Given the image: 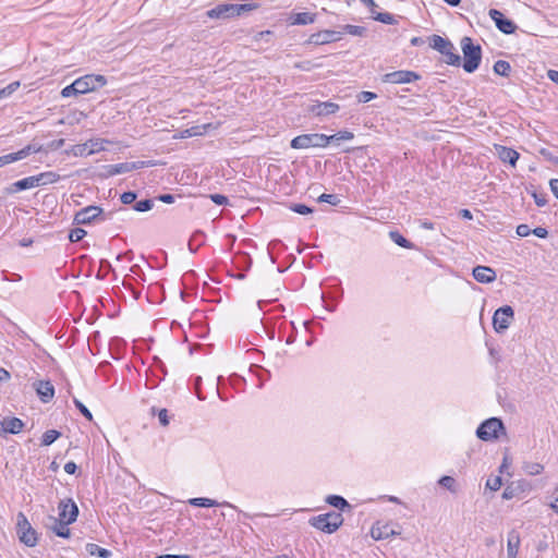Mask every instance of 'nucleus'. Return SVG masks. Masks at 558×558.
Returning a JSON list of instances; mask_svg holds the SVG:
<instances>
[{
	"instance_id": "nucleus-1",
	"label": "nucleus",
	"mask_w": 558,
	"mask_h": 558,
	"mask_svg": "<svg viewBox=\"0 0 558 558\" xmlns=\"http://www.w3.org/2000/svg\"><path fill=\"white\" fill-rule=\"evenodd\" d=\"M77 515L78 508L72 499L61 500L59 502V519H53L51 530L60 537H70L71 531L68 525L75 522Z\"/></svg>"
},
{
	"instance_id": "nucleus-2",
	"label": "nucleus",
	"mask_w": 558,
	"mask_h": 558,
	"mask_svg": "<svg viewBox=\"0 0 558 558\" xmlns=\"http://www.w3.org/2000/svg\"><path fill=\"white\" fill-rule=\"evenodd\" d=\"M461 49L464 57L463 69L468 73H473L480 65L482 60V48L474 45L470 37L461 39Z\"/></svg>"
},
{
	"instance_id": "nucleus-3",
	"label": "nucleus",
	"mask_w": 558,
	"mask_h": 558,
	"mask_svg": "<svg viewBox=\"0 0 558 558\" xmlns=\"http://www.w3.org/2000/svg\"><path fill=\"white\" fill-rule=\"evenodd\" d=\"M429 45L445 57V62L447 64L460 65L461 58L458 53L454 52V47L449 40L442 38L439 35H433L429 38Z\"/></svg>"
},
{
	"instance_id": "nucleus-4",
	"label": "nucleus",
	"mask_w": 558,
	"mask_h": 558,
	"mask_svg": "<svg viewBox=\"0 0 558 558\" xmlns=\"http://www.w3.org/2000/svg\"><path fill=\"white\" fill-rule=\"evenodd\" d=\"M500 434L505 435L506 428L502 421L497 417L486 420L476 430L477 437L485 441L497 439Z\"/></svg>"
},
{
	"instance_id": "nucleus-5",
	"label": "nucleus",
	"mask_w": 558,
	"mask_h": 558,
	"mask_svg": "<svg viewBox=\"0 0 558 558\" xmlns=\"http://www.w3.org/2000/svg\"><path fill=\"white\" fill-rule=\"evenodd\" d=\"M343 518L338 512H329L326 514H320L317 517H314L310 520V523L316 527L317 530H320L326 533H333L339 529V526L342 524Z\"/></svg>"
},
{
	"instance_id": "nucleus-6",
	"label": "nucleus",
	"mask_w": 558,
	"mask_h": 558,
	"mask_svg": "<svg viewBox=\"0 0 558 558\" xmlns=\"http://www.w3.org/2000/svg\"><path fill=\"white\" fill-rule=\"evenodd\" d=\"M16 533L26 546L34 547L37 544V533L23 512H19L16 517Z\"/></svg>"
},
{
	"instance_id": "nucleus-7",
	"label": "nucleus",
	"mask_w": 558,
	"mask_h": 558,
	"mask_svg": "<svg viewBox=\"0 0 558 558\" xmlns=\"http://www.w3.org/2000/svg\"><path fill=\"white\" fill-rule=\"evenodd\" d=\"M328 138L325 134H302L291 141V147L294 149H303L310 147H326Z\"/></svg>"
},
{
	"instance_id": "nucleus-8",
	"label": "nucleus",
	"mask_w": 558,
	"mask_h": 558,
	"mask_svg": "<svg viewBox=\"0 0 558 558\" xmlns=\"http://www.w3.org/2000/svg\"><path fill=\"white\" fill-rule=\"evenodd\" d=\"M514 318V311L511 306L505 305L496 310L493 316V326L496 332L502 333L511 325Z\"/></svg>"
},
{
	"instance_id": "nucleus-9",
	"label": "nucleus",
	"mask_w": 558,
	"mask_h": 558,
	"mask_svg": "<svg viewBox=\"0 0 558 558\" xmlns=\"http://www.w3.org/2000/svg\"><path fill=\"white\" fill-rule=\"evenodd\" d=\"M80 94L95 92L107 84V78L100 74H87L74 81Z\"/></svg>"
},
{
	"instance_id": "nucleus-10",
	"label": "nucleus",
	"mask_w": 558,
	"mask_h": 558,
	"mask_svg": "<svg viewBox=\"0 0 558 558\" xmlns=\"http://www.w3.org/2000/svg\"><path fill=\"white\" fill-rule=\"evenodd\" d=\"M104 149L102 140H89L83 144L73 145L66 154H72L75 157L89 156Z\"/></svg>"
},
{
	"instance_id": "nucleus-11",
	"label": "nucleus",
	"mask_w": 558,
	"mask_h": 558,
	"mask_svg": "<svg viewBox=\"0 0 558 558\" xmlns=\"http://www.w3.org/2000/svg\"><path fill=\"white\" fill-rule=\"evenodd\" d=\"M488 15L495 22L497 28L504 34L510 35L515 32L517 25L511 20L506 19L500 11L490 9Z\"/></svg>"
},
{
	"instance_id": "nucleus-12",
	"label": "nucleus",
	"mask_w": 558,
	"mask_h": 558,
	"mask_svg": "<svg viewBox=\"0 0 558 558\" xmlns=\"http://www.w3.org/2000/svg\"><path fill=\"white\" fill-rule=\"evenodd\" d=\"M418 75L412 71H395L384 75V82L392 84L411 83L418 80Z\"/></svg>"
},
{
	"instance_id": "nucleus-13",
	"label": "nucleus",
	"mask_w": 558,
	"mask_h": 558,
	"mask_svg": "<svg viewBox=\"0 0 558 558\" xmlns=\"http://www.w3.org/2000/svg\"><path fill=\"white\" fill-rule=\"evenodd\" d=\"M101 213H102V209L98 206H87L75 214L74 222L76 225L90 223Z\"/></svg>"
},
{
	"instance_id": "nucleus-14",
	"label": "nucleus",
	"mask_w": 558,
	"mask_h": 558,
	"mask_svg": "<svg viewBox=\"0 0 558 558\" xmlns=\"http://www.w3.org/2000/svg\"><path fill=\"white\" fill-rule=\"evenodd\" d=\"M151 162H145V161H132V162H123L118 165H111L108 168V173L110 175L120 174L130 172L140 168H143L145 166H150Z\"/></svg>"
},
{
	"instance_id": "nucleus-15",
	"label": "nucleus",
	"mask_w": 558,
	"mask_h": 558,
	"mask_svg": "<svg viewBox=\"0 0 558 558\" xmlns=\"http://www.w3.org/2000/svg\"><path fill=\"white\" fill-rule=\"evenodd\" d=\"M34 389L43 402H49L54 396V388L50 381L38 380L33 384Z\"/></svg>"
},
{
	"instance_id": "nucleus-16",
	"label": "nucleus",
	"mask_w": 558,
	"mask_h": 558,
	"mask_svg": "<svg viewBox=\"0 0 558 558\" xmlns=\"http://www.w3.org/2000/svg\"><path fill=\"white\" fill-rule=\"evenodd\" d=\"M338 110H339V105L335 104V102H330V101L318 102V104L312 105L308 108V112H311L317 117L333 114Z\"/></svg>"
},
{
	"instance_id": "nucleus-17",
	"label": "nucleus",
	"mask_w": 558,
	"mask_h": 558,
	"mask_svg": "<svg viewBox=\"0 0 558 558\" xmlns=\"http://www.w3.org/2000/svg\"><path fill=\"white\" fill-rule=\"evenodd\" d=\"M473 277L481 283H492L496 280V272L488 266H476L473 269Z\"/></svg>"
},
{
	"instance_id": "nucleus-18",
	"label": "nucleus",
	"mask_w": 558,
	"mask_h": 558,
	"mask_svg": "<svg viewBox=\"0 0 558 558\" xmlns=\"http://www.w3.org/2000/svg\"><path fill=\"white\" fill-rule=\"evenodd\" d=\"M207 16L210 19H230L234 17L232 3H220L215 8L207 11Z\"/></svg>"
},
{
	"instance_id": "nucleus-19",
	"label": "nucleus",
	"mask_w": 558,
	"mask_h": 558,
	"mask_svg": "<svg viewBox=\"0 0 558 558\" xmlns=\"http://www.w3.org/2000/svg\"><path fill=\"white\" fill-rule=\"evenodd\" d=\"M495 149L501 161L508 162L512 167L515 166L519 159V153L517 150L501 145H495Z\"/></svg>"
},
{
	"instance_id": "nucleus-20",
	"label": "nucleus",
	"mask_w": 558,
	"mask_h": 558,
	"mask_svg": "<svg viewBox=\"0 0 558 558\" xmlns=\"http://www.w3.org/2000/svg\"><path fill=\"white\" fill-rule=\"evenodd\" d=\"M36 186H39L38 178H37V175H33V177H27V178H24L22 180L14 182L7 189V192L15 193L17 191L28 190V189H33Z\"/></svg>"
},
{
	"instance_id": "nucleus-21",
	"label": "nucleus",
	"mask_w": 558,
	"mask_h": 558,
	"mask_svg": "<svg viewBox=\"0 0 558 558\" xmlns=\"http://www.w3.org/2000/svg\"><path fill=\"white\" fill-rule=\"evenodd\" d=\"M397 534H399V532L395 531L389 524L380 525L377 523L371 530V536L376 541L386 539Z\"/></svg>"
},
{
	"instance_id": "nucleus-22",
	"label": "nucleus",
	"mask_w": 558,
	"mask_h": 558,
	"mask_svg": "<svg viewBox=\"0 0 558 558\" xmlns=\"http://www.w3.org/2000/svg\"><path fill=\"white\" fill-rule=\"evenodd\" d=\"M340 39L338 33L335 31H322L316 34H313L310 37V43L314 45H325L335 40Z\"/></svg>"
},
{
	"instance_id": "nucleus-23",
	"label": "nucleus",
	"mask_w": 558,
	"mask_h": 558,
	"mask_svg": "<svg viewBox=\"0 0 558 558\" xmlns=\"http://www.w3.org/2000/svg\"><path fill=\"white\" fill-rule=\"evenodd\" d=\"M3 425L2 434H19L24 427V423L20 418L10 416L4 417Z\"/></svg>"
},
{
	"instance_id": "nucleus-24",
	"label": "nucleus",
	"mask_w": 558,
	"mask_h": 558,
	"mask_svg": "<svg viewBox=\"0 0 558 558\" xmlns=\"http://www.w3.org/2000/svg\"><path fill=\"white\" fill-rule=\"evenodd\" d=\"M520 545V536L515 531H511L508 535L507 558H517Z\"/></svg>"
},
{
	"instance_id": "nucleus-25",
	"label": "nucleus",
	"mask_w": 558,
	"mask_h": 558,
	"mask_svg": "<svg viewBox=\"0 0 558 558\" xmlns=\"http://www.w3.org/2000/svg\"><path fill=\"white\" fill-rule=\"evenodd\" d=\"M27 154H28V148H24V149L19 150L17 153H12V154L1 156L0 157V167H3L8 163L17 161L20 159H23L27 156Z\"/></svg>"
},
{
	"instance_id": "nucleus-26",
	"label": "nucleus",
	"mask_w": 558,
	"mask_h": 558,
	"mask_svg": "<svg viewBox=\"0 0 558 558\" xmlns=\"http://www.w3.org/2000/svg\"><path fill=\"white\" fill-rule=\"evenodd\" d=\"M522 469L527 475H538L543 472L544 465L538 462L525 461Z\"/></svg>"
},
{
	"instance_id": "nucleus-27",
	"label": "nucleus",
	"mask_w": 558,
	"mask_h": 558,
	"mask_svg": "<svg viewBox=\"0 0 558 558\" xmlns=\"http://www.w3.org/2000/svg\"><path fill=\"white\" fill-rule=\"evenodd\" d=\"M315 21V15L308 12L296 13L293 15L292 24L307 25Z\"/></svg>"
},
{
	"instance_id": "nucleus-28",
	"label": "nucleus",
	"mask_w": 558,
	"mask_h": 558,
	"mask_svg": "<svg viewBox=\"0 0 558 558\" xmlns=\"http://www.w3.org/2000/svg\"><path fill=\"white\" fill-rule=\"evenodd\" d=\"M38 178V185H46L51 184L57 181H59L60 175L56 172L49 171V172H43L37 175Z\"/></svg>"
},
{
	"instance_id": "nucleus-29",
	"label": "nucleus",
	"mask_w": 558,
	"mask_h": 558,
	"mask_svg": "<svg viewBox=\"0 0 558 558\" xmlns=\"http://www.w3.org/2000/svg\"><path fill=\"white\" fill-rule=\"evenodd\" d=\"M257 7L258 5L256 3H243V4L232 3V10H233L234 16H240L246 12L253 11V10L257 9Z\"/></svg>"
},
{
	"instance_id": "nucleus-30",
	"label": "nucleus",
	"mask_w": 558,
	"mask_h": 558,
	"mask_svg": "<svg viewBox=\"0 0 558 558\" xmlns=\"http://www.w3.org/2000/svg\"><path fill=\"white\" fill-rule=\"evenodd\" d=\"M511 71L510 63L504 60H498L494 64V72L501 76H509Z\"/></svg>"
},
{
	"instance_id": "nucleus-31",
	"label": "nucleus",
	"mask_w": 558,
	"mask_h": 558,
	"mask_svg": "<svg viewBox=\"0 0 558 558\" xmlns=\"http://www.w3.org/2000/svg\"><path fill=\"white\" fill-rule=\"evenodd\" d=\"M61 436L60 432L56 430V429H49V430H46L44 434H43V438H41V445L43 446H50L51 444H53L59 437Z\"/></svg>"
},
{
	"instance_id": "nucleus-32",
	"label": "nucleus",
	"mask_w": 558,
	"mask_h": 558,
	"mask_svg": "<svg viewBox=\"0 0 558 558\" xmlns=\"http://www.w3.org/2000/svg\"><path fill=\"white\" fill-rule=\"evenodd\" d=\"M389 236L390 239L399 246L401 247H404V248H412L413 247V244L408 241L404 236H402L399 232L397 231H391L389 233Z\"/></svg>"
},
{
	"instance_id": "nucleus-33",
	"label": "nucleus",
	"mask_w": 558,
	"mask_h": 558,
	"mask_svg": "<svg viewBox=\"0 0 558 558\" xmlns=\"http://www.w3.org/2000/svg\"><path fill=\"white\" fill-rule=\"evenodd\" d=\"M86 548H87V551L89 553V555H92V556H97L100 558H108L110 556L109 550L101 548L96 544H87Z\"/></svg>"
},
{
	"instance_id": "nucleus-34",
	"label": "nucleus",
	"mask_w": 558,
	"mask_h": 558,
	"mask_svg": "<svg viewBox=\"0 0 558 558\" xmlns=\"http://www.w3.org/2000/svg\"><path fill=\"white\" fill-rule=\"evenodd\" d=\"M353 137H354V134L350 131H340L333 135H330V136L327 135L328 144L333 143V142L338 143L340 141H350Z\"/></svg>"
},
{
	"instance_id": "nucleus-35",
	"label": "nucleus",
	"mask_w": 558,
	"mask_h": 558,
	"mask_svg": "<svg viewBox=\"0 0 558 558\" xmlns=\"http://www.w3.org/2000/svg\"><path fill=\"white\" fill-rule=\"evenodd\" d=\"M327 502L335 507V508H338L340 510H343L345 507H349V504L348 501L341 497V496H338V495H331L327 498Z\"/></svg>"
},
{
	"instance_id": "nucleus-36",
	"label": "nucleus",
	"mask_w": 558,
	"mask_h": 558,
	"mask_svg": "<svg viewBox=\"0 0 558 558\" xmlns=\"http://www.w3.org/2000/svg\"><path fill=\"white\" fill-rule=\"evenodd\" d=\"M320 66H323L322 63L314 62V61H311V60H305V61H300V62L294 63V68L295 69L301 70V71H305V72H310L313 69L320 68Z\"/></svg>"
},
{
	"instance_id": "nucleus-37",
	"label": "nucleus",
	"mask_w": 558,
	"mask_h": 558,
	"mask_svg": "<svg viewBox=\"0 0 558 558\" xmlns=\"http://www.w3.org/2000/svg\"><path fill=\"white\" fill-rule=\"evenodd\" d=\"M190 504L197 507H214L218 506L217 501L209 498H193L190 499Z\"/></svg>"
},
{
	"instance_id": "nucleus-38",
	"label": "nucleus",
	"mask_w": 558,
	"mask_h": 558,
	"mask_svg": "<svg viewBox=\"0 0 558 558\" xmlns=\"http://www.w3.org/2000/svg\"><path fill=\"white\" fill-rule=\"evenodd\" d=\"M373 19L378 22L389 24V25L395 24V22H396L395 16L387 12L386 13H374Z\"/></svg>"
},
{
	"instance_id": "nucleus-39",
	"label": "nucleus",
	"mask_w": 558,
	"mask_h": 558,
	"mask_svg": "<svg viewBox=\"0 0 558 558\" xmlns=\"http://www.w3.org/2000/svg\"><path fill=\"white\" fill-rule=\"evenodd\" d=\"M154 203L151 199H143L134 205V209L138 213H145L153 208Z\"/></svg>"
},
{
	"instance_id": "nucleus-40",
	"label": "nucleus",
	"mask_w": 558,
	"mask_h": 558,
	"mask_svg": "<svg viewBox=\"0 0 558 558\" xmlns=\"http://www.w3.org/2000/svg\"><path fill=\"white\" fill-rule=\"evenodd\" d=\"M344 32L350 34V35H353V36H363L366 32V28L363 27V26H357V25H345L343 27Z\"/></svg>"
},
{
	"instance_id": "nucleus-41",
	"label": "nucleus",
	"mask_w": 558,
	"mask_h": 558,
	"mask_svg": "<svg viewBox=\"0 0 558 558\" xmlns=\"http://www.w3.org/2000/svg\"><path fill=\"white\" fill-rule=\"evenodd\" d=\"M19 86L20 82H13L3 88H0V99L13 94L19 88Z\"/></svg>"
},
{
	"instance_id": "nucleus-42",
	"label": "nucleus",
	"mask_w": 558,
	"mask_h": 558,
	"mask_svg": "<svg viewBox=\"0 0 558 558\" xmlns=\"http://www.w3.org/2000/svg\"><path fill=\"white\" fill-rule=\"evenodd\" d=\"M76 95H81V94L78 93V88L76 87L75 82H73L71 85L65 86L61 90L62 97H71V96H76Z\"/></svg>"
},
{
	"instance_id": "nucleus-43",
	"label": "nucleus",
	"mask_w": 558,
	"mask_h": 558,
	"mask_svg": "<svg viewBox=\"0 0 558 558\" xmlns=\"http://www.w3.org/2000/svg\"><path fill=\"white\" fill-rule=\"evenodd\" d=\"M73 402L75 404V407L77 408V410L88 420V421H93V414L92 412L77 399V398H74L73 399Z\"/></svg>"
},
{
	"instance_id": "nucleus-44",
	"label": "nucleus",
	"mask_w": 558,
	"mask_h": 558,
	"mask_svg": "<svg viewBox=\"0 0 558 558\" xmlns=\"http://www.w3.org/2000/svg\"><path fill=\"white\" fill-rule=\"evenodd\" d=\"M86 235V231L81 228L71 230L69 239L71 242H78Z\"/></svg>"
},
{
	"instance_id": "nucleus-45",
	"label": "nucleus",
	"mask_w": 558,
	"mask_h": 558,
	"mask_svg": "<svg viewBox=\"0 0 558 558\" xmlns=\"http://www.w3.org/2000/svg\"><path fill=\"white\" fill-rule=\"evenodd\" d=\"M502 485L501 477L500 476H494L487 480L486 487L490 490H498Z\"/></svg>"
},
{
	"instance_id": "nucleus-46",
	"label": "nucleus",
	"mask_w": 558,
	"mask_h": 558,
	"mask_svg": "<svg viewBox=\"0 0 558 558\" xmlns=\"http://www.w3.org/2000/svg\"><path fill=\"white\" fill-rule=\"evenodd\" d=\"M291 209L299 215H308L313 213V209L304 204H294L291 206Z\"/></svg>"
},
{
	"instance_id": "nucleus-47",
	"label": "nucleus",
	"mask_w": 558,
	"mask_h": 558,
	"mask_svg": "<svg viewBox=\"0 0 558 558\" xmlns=\"http://www.w3.org/2000/svg\"><path fill=\"white\" fill-rule=\"evenodd\" d=\"M454 483H456L454 478H453V477H451V476H448V475H445V476H442V477L439 480V484H440L442 487H445V488H447V489H449V490H453V489H454Z\"/></svg>"
},
{
	"instance_id": "nucleus-48",
	"label": "nucleus",
	"mask_w": 558,
	"mask_h": 558,
	"mask_svg": "<svg viewBox=\"0 0 558 558\" xmlns=\"http://www.w3.org/2000/svg\"><path fill=\"white\" fill-rule=\"evenodd\" d=\"M318 201L323 202V203H328L331 205H337L340 202L339 198L333 194H322L318 197Z\"/></svg>"
},
{
	"instance_id": "nucleus-49",
	"label": "nucleus",
	"mask_w": 558,
	"mask_h": 558,
	"mask_svg": "<svg viewBox=\"0 0 558 558\" xmlns=\"http://www.w3.org/2000/svg\"><path fill=\"white\" fill-rule=\"evenodd\" d=\"M122 204L129 205L132 204L136 199V193L134 192H124L120 197Z\"/></svg>"
},
{
	"instance_id": "nucleus-50",
	"label": "nucleus",
	"mask_w": 558,
	"mask_h": 558,
	"mask_svg": "<svg viewBox=\"0 0 558 558\" xmlns=\"http://www.w3.org/2000/svg\"><path fill=\"white\" fill-rule=\"evenodd\" d=\"M375 98H376V94H374L372 92H361L357 95L359 102H368Z\"/></svg>"
},
{
	"instance_id": "nucleus-51",
	"label": "nucleus",
	"mask_w": 558,
	"mask_h": 558,
	"mask_svg": "<svg viewBox=\"0 0 558 558\" xmlns=\"http://www.w3.org/2000/svg\"><path fill=\"white\" fill-rule=\"evenodd\" d=\"M531 232H532V230L530 229V227L527 225L522 223L517 227V234L519 236H522V238L527 236Z\"/></svg>"
},
{
	"instance_id": "nucleus-52",
	"label": "nucleus",
	"mask_w": 558,
	"mask_h": 558,
	"mask_svg": "<svg viewBox=\"0 0 558 558\" xmlns=\"http://www.w3.org/2000/svg\"><path fill=\"white\" fill-rule=\"evenodd\" d=\"M209 197L217 205H225L228 203V198L221 194H211Z\"/></svg>"
},
{
	"instance_id": "nucleus-53",
	"label": "nucleus",
	"mask_w": 558,
	"mask_h": 558,
	"mask_svg": "<svg viewBox=\"0 0 558 558\" xmlns=\"http://www.w3.org/2000/svg\"><path fill=\"white\" fill-rule=\"evenodd\" d=\"M535 203L537 206L542 207V206H545L547 204V199H546V195L545 194H537V193H533L532 194Z\"/></svg>"
},
{
	"instance_id": "nucleus-54",
	"label": "nucleus",
	"mask_w": 558,
	"mask_h": 558,
	"mask_svg": "<svg viewBox=\"0 0 558 558\" xmlns=\"http://www.w3.org/2000/svg\"><path fill=\"white\" fill-rule=\"evenodd\" d=\"M159 422L162 426H167L169 424L168 412L166 409H161L158 413Z\"/></svg>"
},
{
	"instance_id": "nucleus-55",
	"label": "nucleus",
	"mask_w": 558,
	"mask_h": 558,
	"mask_svg": "<svg viewBox=\"0 0 558 558\" xmlns=\"http://www.w3.org/2000/svg\"><path fill=\"white\" fill-rule=\"evenodd\" d=\"M195 136V132L193 129H186L181 131L178 135L174 136V138H187Z\"/></svg>"
},
{
	"instance_id": "nucleus-56",
	"label": "nucleus",
	"mask_w": 558,
	"mask_h": 558,
	"mask_svg": "<svg viewBox=\"0 0 558 558\" xmlns=\"http://www.w3.org/2000/svg\"><path fill=\"white\" fill-rule=\"evenodd\" d=\"M531 233L535 234L541 239H545L548 235V231L543 227H537L533 229Z\"/></svg>"
},
{
	"instance_id": "nucleus-57",
	"label": "nucleus",
	"mask_w": 558,
	"mask_h": 558,
	"mask_svg": "<svg viewBox=\"0 0 558 558\" xmlns=\"http://www.w3.org/2000/svg\"><path fill=\"white\" fill-rule=\"evenodd\" d=\"M76 469H77V465L73 461L66 462L64 465V471L68 474H74Z\"/></svg>"
},
{
	"instance_id": "nucleus-58",
	"label": "nucleus",
	"mask_w": 558,
	"mask_h": 558,
	"mask_svg": "<svg viewBox=\"0 0 558 558\" xmlns=\"http://www.w3.org/2000/svg\"><path fill=\"white\" fill-rule=\"evenodd\" d=\"M208 128H210V124H204L202 126H198V125L197 126H192L191 129L194 130L195 136H197V135H203Z\"/></svg>"
},
{
	"instance_id": "nucleus-59",
	"label": "nucleus",
	"mask_w": 558,
	"mask_h": 558,
	"mask_svg": "<svg viewBox=\"0 0 558 558\" xmlns=\"http://www.w3.org/2000/svg\"><path fill=\"white\" fill-rule=\"evenodd\" d=\"M158 199L166 204H171L174 202V196L172 194H162L158 197Z\"/></svg>"
},
{
	"instance_id": "nucleus-60",
	"label": "nucleus",
	"mask_w": 558,
	"mask_h": 558,
	"mask_svg": "<svg viewBox=\"0 0 558 558\" xmlns=\"http://www.w3.org/2000/svg\"><path fill=\"white\" fill-rule=\"evenodd\" d=\"M549 186L554 195L558 198V179H551L549 181Z\"/></svg>"
},
{
	"instance_id": "nucleus-61",
	"label": "nucleus",
	"mask_w": 558,
	"mask_h": 558,
	"mask_svg": "<svg viewBox=\"0 0 558 558\" xmlns=\"http://www.w3.org/2000/svg\"><path fill=\"white\" fill-rule=\"evenodd\" d=\"M514 496V489L510 486L506 487L502 493L504 499H511Z\"/></svg>"
},
{
	"instance_id": "nucleus-62",
	"label": "nucleus",
	"mask_w": 558,
	"mask_h": 558,
	"mask_svg": "<svg viewBox=\"0 0 558 558\" xmlns=\"http://www.w3.org/2000/svg\"><path fill=\"white\" fill-rule=\"evenodd\" d=\"M547 76L550 81H553L554 83L558 84V71L556 70H549L547 72Z\"/></svg>"
},
{
	"instance_id": "nucleus-63",
	"label": "nucleus",
	"mask_w": 558,
	"mask_h": 558,
	"mask_svg": "<svg viewBox=\"0 0 558 558\" xmlns=\"http://www.w3.org/2000/svg\"><path fill=\"white\" fill-rule=\"evenodd\" d=\"M10 379V373L3 368V367H0V381H7Z\"/></svg>"
},
{
	"instance_id": "nucleus-64",
	"label": "nucleus",
	"mask_w": 558,
	"mask_h": 558,
	"mask_svg": "<svg viewBox=\"0 0 558 558\" xmlns=\"http://www.w3.org/2000/svg\"><path fill=\"white\" fill-rule=\"evenodd\" d=\"M366 7L371 8L372 14L375 13L374 8L376 7V3L374 0H361Z\"/></svg>"
}]
</instances>
